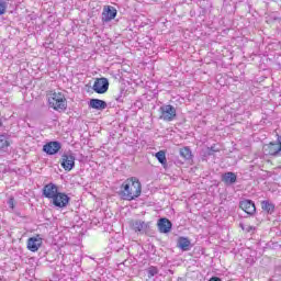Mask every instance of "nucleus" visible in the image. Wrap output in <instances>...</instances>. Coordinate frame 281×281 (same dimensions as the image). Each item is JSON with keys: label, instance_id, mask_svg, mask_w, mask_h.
<instances>
[{"label": "nucleus", "instance_id": "nucleus-23", "mask_svg": "<svg viewBox=\"0 0 281 281\" xmlns=\"http://www.w3.org/2000/svg\"><path fill=\"white\" fill-rule=\"evenodd\" d=\"M124 93H125L124 89H121L119 94L115 97L116 102H124V97H125Z\"/></svg>", "mask_w": 281, "mask_h": 281}, {"label": "nucleus", "instance_id": "nucleus-31", "mask_svg": "<svg viewBox=\"0 0 281 281\" xmlns=\"http://www.w3.org/2000/svg\"><path fill=\"white\" fill-rule=\"evenodd\" d=\"M0 126H1V121H0Z\"/></svg>", "mask_w": 281, "mask_h": 281}, {"label": "nucleus", "instance_id": "nucleus-2", "mask_svg": "<svg viewBox=\"0 0 281 281\" xmlns=\"http://www.w3.org/2000/svg\"><path fill=\"white\" fill-rule=\"evenodd\" d=\"M49 106L55 111H66L67 110V99L63 92H54L48 99Z\"/></svg>", "mask_w": 281, "mask_h": 281}, {"label": "nucleus", "instance_id": "nucleus-22", "mask_svg": "<svg viewBox=\"0 0 281 281\" xmlns=\"http://www.w3.org/2000/svg\"><path fill=\"white\" fill-rule=\"evenodd\" d=\"M157 273H159V269L155 266H150L148 269H147V276L148 278H155V276H157Z\"/></svg>", "mask_w": 281, "mask_h": 281}, {"label": "nucleus", "instance_id": "nucleus-28", "mask_svg": "<svg viewBox=\"0 0 281 281\" xmlns=\"http://www.w3.org/2000/svg\"><path fill=\"white\" fill-rule=\"evenodd\" d=\"M209 281H222V280H221V278L213 277V278H211Z\"/></svg>", "mask_w": 281, "mask_h": 281}, {"label": "nucleus", "instance_id": "nucleus-10", "mask_svg": "<svg viewBox=\"0 0 281 281\" xmlns=\"http://www.w3.org/2000/svg\"><path fill=\"white\" fill-rule=\"evenodd\" d=\"M58 193V186L54 184L53 182H49L43 188V196H45V199L53 200Z\"/></svg>", "mask_w": 281, "mask_h": 281}, {"label": "nucleus", "instance_id": "nucleus-24", "mask_svg": "<svg viewBox=\"0 0 281 281\" xmlns=\"http://www.w3.org/2000/svg\"><path fill=\"white\" fill-rule=\"evenodd\" d=\"M5 10H8V4L3 1H0V16L5 14Z\"/></svg>", "mask_w": 281, "mask_h": 281}, {"label": "nucleus", "instance_id": "nucleus-19", "mask_svg": "<svg viewBox=\"0 0 281 281\" xmlns=\"http://www.w3.org/2000/svg\"><path fill=\"white\" fill-rule=\"evenodd\" d=\"M10 146V135L7 133L0 134V150H8Z\"/></svg>", "mask_w": 281, "mask_h": 281}, {"label": "nucleus", "instance_id": "nucleus-20", "mask_svg": "<svg viewBox=\"0 0 281 281\" xmlns=\"http://www.w3.org/2000/svg\"><path fill=\"white\" fill-rule=\"evenodd\" d=\"M179 155L184 159V161H190L192 159V150L190 147L180 148Z\"/></svg>", "mask_w": 281, "mask_h": 281}, {"label": "nucleus", "instance_id": "nucleus-5", "mask_svg": "<svg viewBox=\"0 0 281 281\" xmlns=\"http://www.w3.org/2000/svg\"><path fill=\"white\" fill-rule=\"evenodd\" d=\"M263 153L266 155H271L272 157H278L281 153V136L277 135V142H271L263 146Z\"/></svg>", "mask_w": 281, "mask_h": 281}, {"label": "nucleus", "instance_id": "nucleus-27", "mask_svg": "<svg viewBox=\"0 0 281 281\" xmlns=\"http://www.w3.org/2000/svg\"><path fill=\"white\" fill-rule=\"evenodd\" d=\"M274 273H276L277 276H281V266H277V267L274 268Z\"/></svg>", "mask_w": 281, "mask_h": 281}, {"label": "nucleus", "instance_id": "nucleus-26", "mask_svg": "<svg viewBox=\"0 0 281 281\" xmlns=\"http://www.w3.org/2000/svg\"><path fill=\"white\" fill-rule=\"evenodd\" d=\"M241 229H246V232H256V228L254 226H247L245 228V226L243 224H240Z\"/></svg>", "mask_w": 281, "mask_h": 281}, {"label": "nucleus", "instance_id": "nucleus-11", "mask_svg": "<svg viewBox=\"0 0 281 281\" xmlns=\"http://www.w3.org/2000/svg\"><path fill=\"white\" fill-rule=\"evenodd\" d=\"M117 16V9L114 7H105L102 12V21L103 23H109L113 21Z\"/></svg>", "mask_w": 281, "mask_h": 281}, {"label": "nucleus", "instance_id": "nucleus-7", "mask_svg": "<svg viewBox=\"0 0 281 281\" xmlns=\"http://www.w3.org/2000/svg\"><path fill=\"white\" fill-rule=\"evenodd\" d=\"M71 201V198L67 195L66 193L59 192L53 200L52 203L55 207H67L69 205V202Z\"/></svg>", "mask_w": 281, "mask_h": 281}, {"label": "nucleus", "instance_id": "nucleus-6", "mask_svg": "<svg viewBox=\"0 0 281 281\" xmlns=\"http://www.w3.org/2000/svg\"><path fill=\"white\" fill-rule=\"evenodd\" d=\"M92 89H93L94 93H99V94L106 93V91H109V79H106L104 77L97 78L94 80Z\"/></svg>", "mask_w": 281, "mask_h": 281}, {"label": "nucleus", "instance_id": "nucleus-3", "mask_svg": "<svg viewBox=\"0 0 281 281\" xmlns=\"http://www.w3.org/2000/svg\"><path fill=\"white\" fill-rule=\"evenodd\" d=\"M60 166L61 168H64V170H66V172H71V170L76 168V156L74 155V153H64L61 155Z\"/></svg>", "mask_w": 281, "mask_h": 281}, {"label": "nucleus", "instance_id": "nucleus-14", "mask_svg": "<svg viewBox=\"0 0 281 281\" xmlns=\"http://www.w3.org/2000/svg\"><path fill=\"white\" fill-rule=\"evenodd\" d=\"M238 181V176L235 172L227 171L222 175V182L225 183V186H234Z\"/></svg>", "mask_w": 281, "mask_h": 281}, {"label": "nucleus", "instance_id": "nucleus-9", "mask_svg": "<svg viewBox=\"0 0 281 281\" xmlns=\"http://www.w3.org/2000/svg\"><path fill=\"white\" fill-rule=\"evenodd\" d=\"M60 148H63V145L58 140L49 142L43 146V150L46 155H57Z\"/></svg>", "mask_w": 281, "mask_h": 281}, {"label": "nucleus", "instance_id": "nucleus-8", "mask_svg": "<svg viewBox=\"0 0 281 281\" xmlns=\"http://www.w3.org/2000/svg\"><path fill=\"white\" fill-rule=\"evenodd\" d=\"M239 207L249 216H254V214H256V203L251 200H241L239 202Z\"/></svg>", "mask_w": 281, "mask_h": 281}, {"label": "nucleus", "instance_id": "nucleus-15", "mask_svg": "<svg viewBox=\"0 0 281 281\" xmlns=\"http://www.w3.org/2000/svg\"><path fill=\"white\" fill-rule=\"evenodd\" d=\"M177 247L181 249V251H190L192 249V241L188 237H179L177 240Z\"/></svg>", "mask_w": 281, "mask_h": 281}, {"label": "nucleus", "instance_id": "nucleus-17", "mask_svg": "<svg viewBox=\"0 0 281 281\" xmlns=\"http://www.w3.org/2000/svg\"><path fill=\"white\" fill-rule=\"evenodd\" d=\"M43 245V239L38 237H30L27 239V250L29 251H36Z\"/></svg>", "mask_w": 281, "mask_h": 281}, {"label": "nucleus", "instance_id": "nucleus-30", "mask_svg": "<svg viewBox=\"0 0 281 281\" xmlns=\"http://www.w3.org/2000/svg\"><path fill=\"white\" fill-rule=\"evenodd\" d=\"M170 271V273H172V270H169Z\"/></svg>", "mask_w": 281, "mask_h": 281}, {"label": "nucleus", "instance_id": "nucleus-16", "mask_svg": "<svg viewBox=\"0 0 281 281\" xmlns=\"http://www.w3.org/2000/svg\"><path fill=\"white\" fill-rule=\"evenodd\" d=\"M88 106L90 109H95V111H104V109H106L108 104H106V101H104V100L90 99Z\"/></svg>", "mask_w": 281, "mask_h": 281}, {"label": "nucleus", "instance_id": "nucleus-13", "mask_svg": "<svg viewBox=\"0 0 281 281\" xmlns=\"http://www.w3.org/2000/svg\"><path fill=\"white\" fill-rule=\"evenodd\" d=\"M132 229L136 234H146L148 232V224L144 221H135L132 223Z\"/></svg>", "mask_w": 281, "mask_h": 281}, {"label": "nucleus", "instance_id": "nucleus-21", "mask_svg": "<svg viewBox=\"0 0 281 281\" xmlns=\"http://www.w3.org/2000/svg\"><path fill=\"white\" fill-rule=\"evenodd\" d=\"M156 159H158L159 164L166 168L168 166V159H166V151L159 150L155 154Z\"/></svg>", "mask_w": 281, "mask_h": 281}, {"label": "nucleus", "instance_id": "nucleus-18", "mask_svg": "<svg viewBox=\"0 0 281 281\" xmlns=\"http://www.w3.org/2000/svg\"><path fill=\"white\" fill-rule=\"evenodd\" d=\"M261 210L267 212V214H273L276 212V204L269 200H263L261 201Z\"/></svg>", "mask_w": 281, "mask_h": 281}, {"label": "nucleus", "instance_id": "nucleus-25", "mask_svg": "<svg viewBox=\"0 0 281 281\" xmlns=\"http://www.w3.org/2000/svg\"><path fill=\"white\" fill-rule=\"evenodd\" d=\"M8 205L11 210H14V196H11L9 200H8Z\"/></svg>", "mask_w": 281, "mask_h": 281}, {"label": "nucleus", "instance_id": "nucleus-29", "mask_svg": "<svg viewBox=\"0 0 281 281\" xmlns=\"http://www.w3.org/2000/svg\"><path fill=\"white\" fill-rule=\"evenodd\" d=\"M211 150H212L213 153H216V150L214 149V147H211Z\"/></svg>", "mask_w": 281, "mask_h": 281}, {"label": "nucleus", "instance_id": "nucleus-12", "mask_svg": "<svg viewBox=\"0 0 281 281\" xmlns=\"http://www.w3.org/2000/svg\"><path fill=\"white\" fill-rule=\"evenodd\" d=\"M158 229L160 234H169V232L172 229V222L166 217H161L158 220Z\"/></svg>", "mask_w": 281, "mask_h": 281}, {"label": "nucleus", "instance_id": "nucleus-4", "mask_svg": "<svg viewBox=\"0 0 281 281\" xmlns=\"http://www.w3.org/2000/svg\"><path fill=\"white\" fill-rule=\"evenodd\" d=\"M159 111L160 120H164V122H172L177 117V109L171 104L161 105Z\"/></svg>", "mask_w": 281, "mask_h": 281}, {"label": "nucleus", "instance_id": "nucleus-1", "mask_svg": "<svg viewBox=\"0 0 281 281\" xmlns=\"http://www.w3.org/2000/svg\"><path fill=\"white\" fill-rule=\"evenodd\" d=\"M117 194L123 201H135L142 196V182L135 177L128 178L121 184Z\"/></svg>", "mask_w": 281, "mask_h": 281}]
</instances>
